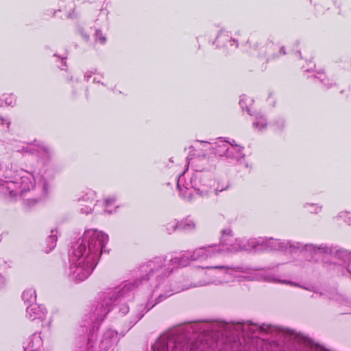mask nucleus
I'll return each instance as SVG.
<instances>
[{"label": "nucleus", "instance_id": "1", "mask_svg": "<svg viewBox=\"0 0 351 351\" xmlns=\"http://www.w3.org/2000/svg\"><path fill=\"white\" fill-rule=\"evenodd\" d=\"M85 237L90 239L88 243L89 248L95 250L101 249L108 240L107 234L97 230H89L86 232Z\"/></svg>", "mask_w": 351, "mask_h": 351}, {"label": "nucleus", "instance_id": "2", "mask_svg": "<svg viewBox=\"0 0 351 351\" xmlns=\"http://www.w3.org/2000/svg\"><path fill=\"white\" fill-rule=\"evenodd\" d=\"M31 310L35 311L34 318H38L41 319H44L45 318L47 312L44 308H41L38 306H34Z\"/></svg>", "mask_w": 351, "mask_h": 351}, {"label": "nucleus", "instance_id": "3", "mask_svg": "<svg viewBox=\"0 0 351 351\" xmlns=\"http://www.w3.org/2000/svg\"><path fill=\"white\" fill-rule=\"evenodd\" d=\"M34 298V293L32 291H26L23 293V298L25 300H32Z\"/></svg>", "mask_w": 351, "mask_h": 351}]
</instances>
